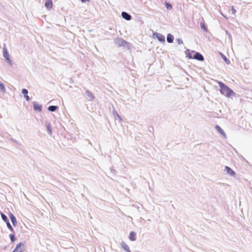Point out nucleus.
I'll list each match as a JSON object with an SVG mask.
<instances>
[{
  "label": "nucleus",
  "mask_w": 252,
  "mask_h": 252,
  "mask_svg": "<svg viewBox=\"0 0 252 252\" xmlns=\"http://www.w3.org/2000/svg\"><path fill=\"white\" fill-rule=\"evenodd\" d=\"M0 91L2 93L5 92V88L3 84H2L1 82H0Z\"/></svg>",
  "instance_id": "obj_23"
},
{
  "label": "nucleus",
  "mask_w": 252,
  "mask_h": 252,
  "mask_svg": "<svg viewBox=\"0 0 252 252\" xmlns=\"http://www.w3.org/2000/svg\"><path fill=\"white\" fill-rule=\"evenodd\" d=\"M194 53L195 54L193 57V59L200 61H203L204 60V58L201 54L198 52H195Z\"/></svg>",
  "instance_id": "obj_10"
},
{
  "label": "nucleus",
  "mask_w": 252,
  "mask_h": 252,
  "mask_svg": "<svg viewBox=\"0 0 252 252\" xmlns=\"http://www.w3.org/2000/svg\"><path fill=\"white\" fill-rule=\"evenodd\" d=\"M167 41L168 43H172L173 41V36L170 34L168 33L167 35Z\"/></svg>",
  "instance_id": "obj_19"
},
{
  "label": "nucleus",
  "mask_w": 252,
  "mask_h": 252,
  "mask_svg": "<svg viewBox=\"0 0 252 252\" xmlns=\"http://www.w3.org/2000/svg\"><path fill=\"white\" fill-rule=\"evenodd\" d=\"M1 216L2 219L4 221L6 222L7 221H8L7 217L4 214L1 213Z\"/></svg>",
  "instance_id": "obj_24"
},
{
  "label": "nucleus",
  "mask_w": 252,
  "mask_h": 252,
  "mask_svg": "<svg viewBox=\"0 0 252 252\" xmlns=\"http://www.w3.org/2000/svg\"><path fill=\"white\" fill-rule=\"evenodd\" d=\"M128 239L131 241H135L136 240V233L134 231L130 232Z\"/></svg>",
  "instance_id": "obj_12"
},
{
  "label": "nucleus",
  "mask_w": 252,
  "mask_h": 252,
  "mask_svg": "<svg viewBox=\"0 0 252 252\" xmlns=\"http://www.w3.org/2000/svg\"><path fill=\"white\" fill-rule=\"evenodd\" d=\"M216 128L220 134H221L223 136H225V134L224 132L223 131V130L221 128V127L220 126H216Z\"/></svg>",
  "instance_id": "obj_20"
},
{
  "label": "nucleus",
  "mask_w": 252,
  "mask_h": 252,
  "mask_svg": "<svg viewBox=\"0 0 252 252\" xmlns=\"http://www.w3.org/2000/svg\"><path fill=\"white\" fill-rule=\"evenodd\" d=\"M176 41L177 42V43L178 44H182L183 43V41L182 40V39H180V38H177L176 39Z\"/></svg>",
  "instance_id": "obj_27"
},
{
  "label": "nucleus",
  "mask_w": 252,
  "mask_h": 252,
  "mask_svg": "<svg viewBox=\"0 0 252 252\" xmlns=\"http://www.w3.org/2000/svg\"><path fill=\"white\" fill-rule=\"evenodd\" d=\"M45 6L48 9H51L53 6V3L51 0H47L45 3Z\"/></svg>",
  "instance_id": "obj_16"
},
{
  "label": "nucleus",
  "mask_w": 252,
  "mask_h": 252,
  "mask_svg": "<svg viewBox=\"0 0 252 252\" xmlns=\"http://www.w3.org/2000/svg\"><path fill=\"white\" fill-rule=\"evenodd\" d=\"M85 94H86L87 98L89 100H92L94 97V94L91 92H89V91H86Z\"/></svg>",
  "instance_id": "obj_11"
},
{
  "label": "nucleus",
  "mask_w": 252,
  "mask_h": 252,
  "mask_svg": "<svg viewBox=\"0 0 252 252\" xmlns=\"http://www.w3.org/2000/svg\"><path fill=\"white\" fill-rule=\"evenodd\" d=\"M220 56L221 57V58L223 59V60H224V61L227 64H230V62L229 61V60H228L226 57L223 55L222 54V53H220Z\"/></svg>",
  "instance_id": "obj_22"
},
{
  "label": "nucleus",
  "mask_w": 252,
  "mask_h": 252,
  "mask_svg": "<svg viewBox=\"0 0 252 252\" xmlns=\"http://www.w3.org/2000/svg\"><path fill=\"white\" fill-rule=\"evenodd\" d=\"M223 171L226 175L229 176L230 177H234L236 175L235 172L233 169H232L230 167H229L227 166H225L224 167Z\"/></svg>",
  "instance_id": "obj_2"
},
{
  "label": "nucleus",
  "mask_w": 252,
  "mask_h": 252,
  "mask_svg": "<svg viewBox=\"0 0 252 252\" xmlns=\"http://www.w3.org/2000/svg\"><path fill=\"white\" fill-rule=\"evenodd\" d=\"M113 115L116 121H118L120 123L122 122V118L115 110L113 111Z\"/></svg>",
  "instance_id": "obj_9"
},
{
  "label": "nucleus",
  "mask_w": 252,
  "mask_h": 252,
  "mask_svg": "<svg viewBox=\"0 0 252 252\" xmlns=\"http://www.w3.org/2000/svg\"><path fill=\"white\" fill-rule=\"evenodd\" d=\"M3 56L9 64L12 65V61L10 58V56L7 49L4 47L3 49Z\"/></svg>",
  "instance_id": "obj_3"
},
{
  "label": "nucleus",
  "mask_w": 252,
  "mask_h": 252,
  "mask_svg": "<svg viewBox=\"0 0 252 252\" xmlns=\"http://www.w3.org/2000/svg\"><path fill=\"white\" fill-rule=\"evenodd\" d=\"M200 26L202 29H203L205 31H207V29L203 23H201Z\"/></svg>",
  "instance_id": "obj_28"
},
{
  "label": "nucleus",
  "mask_w": 252,
  "mask_h": 252,
  "mask_svg": "<svg viewBox=\"0 0 252 252\" xmlns=\"http://www.w3.org/2000/svg\"><path fill=\"white\" fill-rule=\"evenodd\" d=\"M33 109L35 111L41 112L42 111V105L37 102H34L33 103Z\"/></svg>",
  "instance_id": "obj_8"
},
{
  "label": "nucleus",
  "mask_w": 252,
  "mask_h": 252,
  "mask_svg": "<svg viewBox=\"0 0 252 252\" xmlns=\"http://www.w3.org/2000/svg\"><path fill=\"white\" fill-rule=\"evenodd\" d=\"M82 2H89L90 0H80Z\"/></svg>",
  "instance_id": "obj_31"
},
{
  "label": "nucleus",
  "mask_w": 252,
  "mask_h": 252,
  "mask_svg": "<svg viewBox=\"0 0 252 252\" xmlns=\"http://www.w3.org/2000/svg\"><path fill=\"white\" fill-rule=\"evenodd\" d=\"M195 52L194 51H190L189 50H187L185 52V54L186 55V57L188 58L189 59H192L193 58V57L192 56V53H194Z\"/></svg>",
  "instance_id": "obj_17"
},
{
  "label": "nucleus",
  "mask_w": 252,
  "mask_h": 252,
  "mask_svg": "<svg viewBox=\"0 0 252 252\" xmlns=\"http://www.w3.org/2000/svg\"><path fill=\"white\" fill-rule=\"evenodd\" d=\"M58 108V106H50L48 108V109L49 111L54 112Z\"/></svg>",
  "instance_id": "obj_21"
},
{
  "label": "nucleus",
  "mask_w": 252,
  "mask_h": 252,
  "mask_svg": "<svg viewBox=\"0 0 252 252\" xmlns=\"http://www.w3.org/2000/svg\"><path fill=\"white\" fill-rule=\"evenodd\" d=\"M22 93L24 95V97L26 98V100L29 101L30 99V98L29 96L28 95V91L26 89H23L22 90Z\"/></svg>",
  "instance_id": "obj_14"
},
{
  "label": "nucleus",
  "mask_w": 252,
  "mask_h": 252,
  "mask_svg": "<svg viewBox=\"0 0 252 252\" xmlns=\"http://www.w3.org/2000/svg\"><path fill=\"white\" fill-rule=\"evenodd\" d=\"M24 251V244L20 243L16 246L12 252H23Z\"/></svg>",
  "instance_id": "obj_6"
},
{
  "label": "nucleus",
  "mask_w": 252,
  "mask_h": 252,
  "mask_svg": "<svg viewBox=\"0 0 252 252\" xmlns=\"http://www.w3.org/2000/svg\"><path fill=\"white\" fill-rule=\"evenodd\" d=\"M46 126L47 128V130L48 132V133L49 135H52V126L49 123H47L46 124Z\"/></svg>",
  "instance_id": "obj_15"
},
{
  "label": "nucleus",
  "mask_w": 252,
  "mask_h": 252,
  "mask_svg": "<svg viewBox=\"0 0 252 252\" xmlns=\"http://www.w3.org/2000/svg\"><path fill=\"white\" fill-rule=\"evenodd\" d=\"M6 223V225H7V227L10 229V230L11 232H13V229L12 227V226H11V224H10L9 222L8 221Z\"/></svg>",
  "instance_id": "obj_25"
},
{
  "label": "nucleus",
  "mask_w": 252,
  "mask_h": 252,
  "mask_svg": "<svg viewBox=\"0 0 252 252\" xmlns=\"http://www.w3.org/2000/svg\"><path fill=\"white\" fill-rule=\"evenodd\" d=\"M115 43L120 46H124L126 44V42L121 38H117L115 39Z\"/></svg>",
  "instance_id": "obj_7"
},
{
  "label": "nucleus",
  "mask_w": 252,
  "mask_h": 252,
  "mask_svg": "<svg viewBox=\"0 0 252 252\" xmlns=\"http://www.w3.org/2000/svg\"><path fill=\"white\" fill-rule=\"evenodd\" d=\"M120 245L125 252H131L128 245L125 241H121L120 243Z\"/></svg>",
  "instance_id": "obj_4"
},
{
  "label": "nucleus",
  "mask_w": 252,
  "mask_h": 252,
  "mask_svg": "<svg viewBox=\"0 0 252 252\" xmlns=\"http://www.w3.org/2000/svg\"><path fill=\"white\" fill-rule=\"evenodd\" d=\"M165 5L167 9H171L172 8V5L167 2H166Z\"/></svg>",
  "instance_id": "obj_29"
},
{
  "label": "nucleus",
  "mask_w": 252,
  "mask_h": 252,
  "mask_svg": "<svg viewBox=\"0 0 252 252\" xmlns=\"http://www.w3.org/2000/svg\"><path fill=\"white\" fill-rule=\"evenodd\" d=\"M231 11H232V12L233 14H235V13H236V10L233 7H231Z\"/></svg>",
  "instance_id": "obj_30"
},
{
  "label": "nucleus",
  "mask_w": 252,
  "mask_h": 252,
  "mask_svg": "<svg viewBox=\"0 0 252 252\" xmlns=\"http://www.w3.org/2000/svg\"><path fill=\"white\" fill-rule=\"evenodd\" d=\"M122 17L126 20H130L131 19V16L126 12H123L122 13Z\"/></svg>",
  "instance_id": "obj_18"
},
{
  "label": "nucleus",
  "mask_w": 252,
  "mask_h": 252,
  "mask_svg": "<svg viewBox=\"0 0 252 252\" xmlns=\"http://www.w3.org/2000/svg\"><path fill=\"white\" fill-rule=\"evenodd\" d=\"M218 84L221 94L225 95L227 97H231L235 95V93L226 85L221 82H219Z\"/></svg>",
  "instance_id": "obj_1"
},
{
  "label": "nucleus",
  "mask_w": 252,
  "mask_h": 252,
  "mask_svg": "<svg viewBox=\"0 0 252 252\" xmlns=\"http://www.w3.org/2000/svg\"><path fill=\"white\" fill-rule=\"evenodd\" d=\"M9 236H10V240H11L12 242H14L15 241L16 239L13 234H10L9 235Z\"/></svg>",
  "instance_id": "obj_26"
},
{
  "label": "nucleus",
  "mask_w": 252,
  "mask_h": 252,
  "mask_svg": "<svg viewBox=\"0 0 252 252\" xmlns=\"http://www.w3.org/2000/svg\"><path fill=\"white\" fill-rule=\"evenodd\" d=\"M153 37L157 38L159 42H164L165 37L161 33L158 32H154L153 34Z\"/></svg>",
  "instance_id": "obj_5"
},
{
  "label": "nucleus",
  "mask_w": 252,
  "mask_h": 252,
  "mask_svg": "<svg viewBox=\"0 0 252 252\" xmlns=\"http://www.w3.org/2000/svg\"><path fill=\"white\" fill-rule=\"evenodd\" d=\"M9 217L13 226H16L17 225V220L15 216L11 213H10L9 214Z\"/></svg>",
  "instance_id": "obj_13"
}]
</instances>
